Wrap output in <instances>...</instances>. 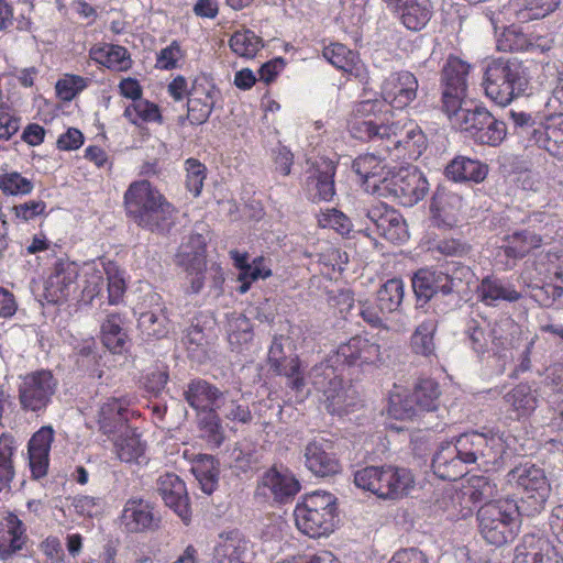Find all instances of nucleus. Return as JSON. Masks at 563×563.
<instances>
[{
	"instance_id": "obj_32",
	"label": "nucleus",
	"mask_w": 563,
	"mask_h": 563,
	"mask_svg": "<svg viewBox=\"0 0 563 563\" xmlns=\"http://www.w3.org/2000/svg\"><path fill=\"white\" fill-rule=\"evenodd\" d=\"M126 317L123 313H108L100 325L102 344L113 354L128 352L130 338L126 331Z\"/></svg>"
},
{
	"instance_id": "obj_37",
	"label": "nucleus",
	"mask_w": 563,
	"mask_h": 563,
	"mask_svg": "<svg viewBox=\"0 0 563 563\" xmlns=\"http://www.w3.org/2000/svg\"><path fill=\"white\" fill-rule=\"evenodd\" d=\"M222 397L223 393L217 386L201 378L190 380L184 391L185 400L198 413L220 409L218 401Z\"/></svg>"
},
{
	"instance_id": "obj_45",
	"label": "nucleus",
	"mask_w": 563,
	"mask_h": 563,
	"mask_svg": "<svg viewBox=\"0 0 563 563\" xmlns=\"http://www.w3.org/2000/svg\"><path fill=\"white\" fill-rule=\"evenodd\" d=\"M262 487L267 488L274 500L278 503L288 501L300 490V484L292 474L282 473L276 467L265 472L262 477Z\"/></svg>"
},
{
	"instance_id": "obj_21",
	"label": "nucleus",
	"mask_w": 563,
	"mask_h": 563,
	"mask_svg": "<svg viewBox=\"0 0 563 563\" xmlns=\"http://www.w3.org/2000/svg\"><path fill=\"white\" fill-rule=\"evenodd\" d=\"M305 189L313 202L331 201L335 195L336 163L330 158L316 159L308 170Z\"/></svg>"
},
{
	"instance_id": "obj_19",
	"label": "nucleus",
	"mask_w": 563,
	"mask_h": 563,
	"mask_svg": "<svg viewBox=\"0 0 563 563\" xmlns=\"http://www.w3.org/2000/svg\"><path fill=\"white\" fill-rule=\"evenodd\" d=\"M366 217L375 225L377 233L387 241L401 244L409 239L404 217L384 202L373 205L367 209Z\"/></svg>"
},
{
	"instance_id": "obj_41",
	"label": "nucleus",
	"mask_w": 563,
	"mask_h": 563,
	"mask_svg": "<svg viewBox=\"0 0 563 563\" xmlns=\"http://www.w3.org/2000/svg\"><path fill=\"white\" fill-rule=\"evenodd\" d=\"M478 438L482 440V443L479 446H476V463L485 468L499 465L507 449H509L505 434L498 431L478 432Z\"/></svg>"
},
{
	"instance_id": "obj_39",
	"label": "nucleus",
	"mask_w": 563,
	"mask_h": 563,
	"mask_svg": "<svg viewBox=\"0 0 563 563\" xmlns=\"http://www.w3.org/2000/svg\"><path fill=\"white\" fill-rule=\"evenodd\" d=\"M488 174V166L478 159L457 155L448 163L444 175L454 183H475L485 180Z\"/></svg>"
},
{
	"instance_id": "obj_28",
	"label": "nucleus",
	"mask_w": 563,
	"mask_h": 563,
	"mask_svg": "<svg viewBox=\"0 0 563 563\" xmlns=\"http://www.w3.org/2000/svg\"><path fill=\"white\" fill-rule=\"evenodd\" d=\"M131 400L123 396L120 398H109L103 402L98 412L99 430L107 435L120 433L122 429L130 427L128 422L135 417L136 412L132 410Z\"/></svg>"
},
{
	"instance_id": "obj_62",
	"label": "nucleus",
	"mask_w": 563,
	"mask_h": 563,
	"mask_svg": "<svg viewBox=\"0 0 563 563\" xmlns=\"http://www.w3.org/2000/svg\"><path fill=\"white\" fill-rule=\"evenodd\" d=\"M272 275V271L265 266V260L263 256H258L253 260L252 264H249L244 271L239 273L238 280L241 285L238 288L240 294H245L252 283L258 279H265Z\"/></svg>"
},
{
	"instance_id": "obj_13",
	"label": "nucleus",
	"mask_w": 563,
	"mask_h": 563,
	"mask_svg": "<svg viewBox=\"0 0 563 563\" xmlns=\"http://www.w3.org/2000/svg\"><path fill=\"white\" fill-rule=\"evenodd\" d=\"M368 335L356 334L346 342L341 343L334 355L338 365L364 367H378L383 362L382 346Z\"/></svg>"
},
{
	"instance_id": "obj_1",
	"label": "nucleus",
	"mask_w": 563,
	"mask_h": 563,
	"mask_svg": "<svg viewBox=\"0 0 563 563\" xmlns=\"http://www.w3.org/2000/svg\"><path fill=\"white\" fill-rule=\"evenodd\" d=\"M387 114L378 99L356 102L347 118V130L353 139L372 142L394 162L418 159L428 147L422 129L410 119L389 122Z\"/></svg>"
},
{
	"instance_id": "obj_34",
	"label": "nucleus",
	"mask_w": 563,
	"mask_h": 563,
	"mask_svg": "<svg viewBox=\"0 0 563 563\" xmlns=\"http://www.w3.org/2000/svg\"><path fill=\"white\" fill-rule=\"evenodd\" d=\"M433 473L443 481L454 482L467 473V463L451 442L442 443L432 459Z\"/></svg>"
},
{
	"instance_id": "obj_50",
	"label": "nucleus",
	"mask_w": 563,
	"mask_h": 563,
	"mask_svg": "<svg viewBox=\"0 0 563 563\" xmlns=\"http://www.w3.org/2000/svg\"><path fill=\"white\" fill-rule=\"evenodd\" d=\"M191 472L205 494L211 495L217 489L219 468L218 461L212 455L198 454L192 462Z\"/></svg>"
},
{
	"instance_id": "obj_58",
	"label": "nucleus",
	"mask_w": 563,
	"mask_h": 563,
	"mask_svg": "<svg viewBox=\"0 0 563 563\" xmlns=\"http://www.w3.org/2000/svg\"><path fill=\"white\" fill-rule=\"evenodd\" d=\"M185 187L197 198L201 195L205 180L207 178V167L199 159L189 157L184 162Z\"/></svg>"
},
{
	"instance_id": "obj_31",
	"label": "nucleus",
	"mask_w": 563,
	"mask_h": 563,
	"mask_svg": "<svg viewBox=\"0 0 563 563\" xmlns=\"http://www.w3.org/2000/svg\"><path fill=\"white\" fill-rule=\"evenodd\" d=\"M378 155L366 153L353 161L354 172L364 183H371L374 189H384L391 172L385 161L390 158L385 153L377 151Z\"/></svg>"
},
{
	"instance_id": "obj_44",
	"label": "nucleus",
	"mask_w": 563,
	"mask_h": 563,
	"mask_svg": "<svg viewBox=\"0 0 563 563\" xmlns=\"http://www.w3.org/2000/svg\"><path fill=\"white\" fill-rule=\"evenodd\" d=\"M27 541L23 522L14 514L5 517V528L0 529V559L7 561L21 551Z\"/></svg>"
},
{
	"instance_id": "obj_35",
	"label": "nucleus",
	"mask_w": 563,
	"mask_h": 563,
	"mask_svg": "<svg viewBox=\"0 0 563 563\" xmlns=\"http://www.w3.org/2000/svg\"><path fill=\"white\" fill-rule=\"evenodd\" d=\"M509 418L516 421L529 419L538 408V396L528 383H519L504 395Z\"/></svg>"
},
{
	"instance_id": "obj_17",
	"label": "nucleus",
	"mask_w": 563,
	"mask_h": 563,
	"mask_svg": "<svg viewBox=\"0 0 563 563\" xmlns=\"http://www.w3.org/2000/svg\"><path fill=\"white\" fill-rule=\"evenodd\" d=\"M220 90L205 75L197 76L191 84L187 100V118L194 125H200L210 118Z\"/></svg>"
},
{
	"instance_id": "obj_27",
	"label": "nucleus",
	"mask_w": 563,
	"mask_h": 563,
	"mask_svg": "<svg viewBox=\"0 0 563 563\" xmlns=\"http://www.w3.org/2000/svg\"><path fill=\"white\" fill-rule=\"evenodd\" d=\"M323 57L336 69L341 70L349 79H356L361 84H367L369 76L360 54L342 43H331L324 46Z\"/></svg>"
},
{
	"instance_id": "obj_61",
	"label": "nucleus",
	"mask_w": 563,
	"mask_h": 563,
	"mask_svg": "<svg viewBox=\"0 0 563 563\" xmlns=\"http://www.w3.org/2000/svg\"><path fill=\"white\" fill-rule=\"evenodd\" d=\"M91 84V79L75 74H65L55 85L57 96L71 101Z\"/></svg>"
},
{
	"instance_id": "obj_47",
	"label": "nucleus",
	"mask_w": 563,
	"mask_h": 563,
	"mask_svg": "<svg viewBox=\"0 0 563 563\" xmlns=\"http://www.w3.org/2000/svg\"><path fill=\"white\" fill-rule=\"evenodd\" d=\"M560 3L561 0H511L509 7L516 21L528 23L548 16Z\"/></svg>"
},
{
	"instance_id": "obj_64",
	"label": "nucleus",
	"mask_w": 563,
	"mask_h": 563,
	"mask_svg": "<svg viewBox=\"0 0 563 563\" xmlns=\"http://www.w3.org/2000/svg\"><path fill=\"white\" fill-rule=\"evenodd\" d=\"M473 503L488 500L496 496L497 487L486 476H473L468 481V486L464 493Z\"/></svg>"
},
{
	"instance_id": "obj_20",
	"label": "nucleus",
	"mask_w": 563,
	"mask_h": 563,
	"mask_svg": "<svg viewBox=\"0 0 563 563\" xmlns=\"http://www.w3.org/2000/svg\"><path fill=\"white\" fill-rule=\"evenodd\" d=\"M512 563H563V556L548 537L527 533L515 548Z\"/></svg>"
},
{
	"instance_id": "obj_4",
	"label": "nucleus",
	"mask_w": 563,
	"mask_h": 563,
	"mask_svg": "<svg viewBox=\"0 0 563 563\" xmlns=\"http://www.w3.org/2000/svg\"><path fill=\"white\" fill-rule=\"evenodd\" d=\"M476 520L482 538L495 547L512 542L520 532L519 506L512 499L485 503L477 510Z\"/></svg>"
},
{
	"instance_id": "obj_24",
	"label": "nucleus",
	"mask_w": 563,
	"mask_h": 563,
	"mask_svg": "<svg viewBox=\"0 0 563 563\" xmlns=\"http://www.w3.org/2000/svg\"><path fill=\"white\" fill-rule=\"evenodd\" d=\"M305 464L311 473L319 477L333 476L342 471L333 442L325 439H314L306 445Z\"/></svg>"
},
{
	"instance_id": "obj_12",
	"label": "nucleus",
	"mask_w": 563,
	"mask_h": 563,
	"mask_svg": "<svg viewBox=\"0 0 563 563\" xmlns=\"http://www.w3.org/2000/svg\"><path fill=\"white\" fill-rule=\"evenodd\" d=\"M58 386L49 369H36L21 377L18 388L20 406L24 411L40 412L52 401Z\"/></svg>"
},
{
	"instance_id": "obj_8",
	"label": "nucleus",
	"mask_w": 563,
	"mask_h": 563,
	"mask_svg": "<svg viewBox=\"0 0 563 563\" xmlns=\"http://www.w3.org/2000/svg\"><path fill=\"white\" fill-rule=\"evenodd\" d=\"M453 128L468 133L475 143L498 146L507 135L504 121L496 119L485 107L463 109L446 114Z\"/></svg>"
},
{
	"instance_id": "obj_18",
	"label": "nucleus",
	"mask_w": 563,
	"mask_h": 563,
	"mask_svg": "<svg viewBox=\"0 0 563 563\" xmlns=\"http://www.w3.org/2000/svg\"><path fill=\"white\" fill-rule=\"evenodd\" d=\"M418 79L408 70L390 73L383 81L380 96L387 107L402 110L407 108L416 98L418 92Z\"/></svg>"
},
{
	"instance_id": "obj_25",
	"label": "nucleus",
	"mask_w": 563,
	"mask_h": 563,
	"mask_svg": "<svg viewBox=\"0 0 563 563\" xmlns=\"http://www.w3.org/2000/svg\"><path fill=\"white\" fill-rule=\"evenodd\" d=\"M388 10L409 31L423 30L433 15L431 0H384Z\"/></svg>"
},
{
	"instance_id": "obj_57",
	"label": "nucleus",
	"mask_w": 563,
	"mask_h": 563,
	"mask_svg": "<svg viewBox=\"0 0 563 563\" xmlns=\"http://www.w3.org/2000/svg\"><path fill=\"white\" fill-rule=\"evenodd\" d=\"M137 323L142 334L147 339H162L168 333V318L163 311L142 312Z\"/></svg>"
},
{
	"instance_id": "obj_10",
	"label": "nucleus",
	"mask_w": 563,
	"mask_h": 563,
	"mask_svg": "<svg viewBox=\"0 0 563 563\" xmlns=\"http://www.w3.org/2000/svg\"><path fill=\"white\" fill-rule=\"evenodd\" d=\"M471 64L457 56L450 55L441 70L442 110L445 114L462 107L467 95Z\"/></svg>"
},
{
	"instance_id": "obj_48",
	"label": "nucleus",
	"mask_w": 563,
	"mask_h": 563,
	"mask_svg": "<svg viewBox=\"0 0 563 563\" xmlns=\"http://www.w3.org/2000/svg\"><path fill=\"white\" fill-rule=\"evenodd\" d=\"M247 542L238 531L221 534L214 548L216 563H245Z\"/></svg>"
},
{
	"instance_id": "obj_63",
	"label": "nucleus",
	"mask_w": 563,
	"mask_h": 563,
	"mask_svg": "<svg viewBox=\"0 0 563 563\" xmlns=\"http://www.w3.org/2000/svg\"><path fill=\"white\" fill-rule=\"evenodd\" d=\"M104 272L108 279V301L110 305H119L123 301L126 291V284L123 274L112 262L107 264Z\"/></svg>"
},
{
	"instance_id": "obj_36",
	"label": "nucleus",
	"mask_w": 563,
	"mask_h": 563,
	"mask_svg": "<svg viewBox=\"0 0 563 563\" xmlns=\"http://www.w3.org/2000/svg\"><path fill=\"white\" fill-rule=\"evenodd\" d=\"M462 208V197L444 189H438L434 192L430 205L437 224L446 228H453L457 224Z\"/></svg>"
},
{
	"instance_id": "obj_15",
	"label": "nucleus",
	"mask_w": 563,
	"mask_h": 563,
	"mask_svg": "<svg viewBox=\"0 0 563 563\" xmlns=\"http://www.w3.org/2000/svg\"><path fill=\"white\" fill-rule=\"evenodd\" d=\"M79 265L67 256L58 257L44 282V297L49 303L66 301L77 288Z\"/></svg>"
},
{
	"instance_id": "obj_38",
	"label": "nucleus",
	"mask_w": 563,
	"mask_h": 563,
	"mask_svg": "<svg viewBox=\"0 0 563 563\" xmlns=\"http://www.w3.org/2000/svg\"><path fill=\"white\" fill-rule=\"evenodd\" d=\"M89 57L96 64L117 73L128 71L133 65L128 48L118 44H96L89 49Z\"/></svg>"
},
{
	"instance_id": "obj_6",
	"label": "nucleus",
	"mask_w": 563,
	"mask_h": 563,
	"mask_svg": "<svg viewBox=\"0 0 563 563\" xmlns=\"http://www.w3.org/2000/svg\"><path fill=\"white\" fill-rule=\"evenodd\" d=\"M527 84L521 65L508 58L492 59L484 71L485 95L503 107L508 106L515 98L523 93Z\"/></svg>"
},
{
	"instance_id": "obj_16",
	"label": "nucleus",
	"mask_w": 563,
	"mask_h": 563,
	"mask_svg": "<svg viewBox=\"0 0 563 563\" xmlns=\"http://www.w3.org/2000/svg\"><path fill=\"white\" fill-rule=\"evenodd\" d=\"M178 264L184 267L189 278L190 286L186 289V294H199L206 279L207 271V244L201 234H192L188 244L177 255Z\"/></svg>"
},
{
	"instance_id": "obj_42",
	"label": "nucleus",
	"mask_w": 563,
	"mask_h": 563,
	"mask_svg": "<svg viewBox=\"0 0 563 563\" xmlns=\"http://www.w3.org/2000/svg\"><path fill=\"white\" fill-rule=\"evenodd\" d=\"M532 141L552 156H563V113L548 118L543 128L534 129Z\"/></svg>"
},
{
	"instance_id": "obj_52",
	"label": "nucleus",
	"mask_w": 563,
	"mask_h": 563,
	"mask_svg": "<svg viewBox=\"0 0 563 563\" xmlns=\"http://www.w3.org/2000/svg\"><path fill=\"white\" fill-rule=\"evenodd\" d=\"M438 329V322L435 319H426L422 321L413 331L410 338L411 351L424 357L434 355L435 342L434 334Z\"/></svg>"
},
{
	"instance_id": "obj_11",
	"label": "nucleus",
	"mask_w": 563,
	"mask_h": 563,
	"mask_svg": "<svg viewBox=\"0 0 563 563\" xmlns=\"http://www.w3.org/2000/svg\"><path fill=\"white\" fill-rule=\"evenodd\" d=\"M312 385L324 397V405L331 415L342 416L355 405L354 398L349 395L351 388L344 386L343 379L335 374L333 366L328 364L316 365L311 371Z\"/></svg>"
},
{
	"instance_id": "obj_51",
	"label": "nucleus",
	"mask_w": 563,
	"mask_h": 563,
	"mask_svg": "<svg viewBox=\"0 0 563 563\" xmlns=\"http://www.w3.org/2000/svg\"><path fill=\"white\" fill-rule=\"evenodd\" d=\"M228 341L232 351L242 352L253 340V325L242 313L233 312L228 317Z\"/></svg>"
},
{
	"instance_id": "obj_55",
	"label": "nucleus",
	"mask_w": 563,
	"mask_h": 563,
	"mask_svg": "<svg viewBox=\"0 0 563 563\" xmlns=\"http://www.w3.org/2000/svg\"><path fill=\"white\" fill-rule=\"evenodd\" d=\"M229 46L238 56L251 59L263 48L264 43L252 30L243 29L231 35Z\"/></svg>"
},
{
	"instance_id": "obj_56",
	"label": "nucleus",
	"mask_w": 563,
	"mask_h": 563,
	"mask_svg": "<svg viewBox=\"0 0 563 563\" xmlns=\"http://www.w3.org/2000/svg\"><path fill=\"white\" fill-rule=\"evenodd\" d=\"M404 283L400 278L388 279L377 291V307L383 313H390L400 307L404 299Z\"/></svg>"
},
{
	"instance_id": "obj_14",
	"label": "nucleus",
	"mask_w": 563,
	"mask_h": 563,
	"mask_svg": "<svg viewBox=\"0 0 563 563\" xmlns=\"http://www.w3.org/2000/svg\"><path fill=\"white\" fill-rule=\"evenodd\" d=\"M429 184L424 175L417 167H401L391 173L384 190H387L397 201L411 207L422 200L427 195Z\"/></svg>"
},
{
	"instance_id": "obj_53",
	"label": "nucleus",
	"mask_w": 563,
	"mask_h": 563,
	"mask_svg": "<svg viewBox=\"0 0 563 563\" xmlns=\"http://www.w3.org/2000/svg\"><path fill=\"white\" fill-rule=\"evenodd\" d=\"M198 428L200 437L210 448L218 449L224 442V430L217 410L198 413Z\"/></svg>"
},
{
	"instance_id": "obj_26",
	"label": "nucleus",
	"mask_w": 563,
	"mask_h": 563,
	"mask_svg": "<svg viewBox=\"0 0 563 563\" xmlns=\"http://www.w3.org/2000/svg\"><path fill=\"white\" fill-rule=\"evenodd\" d=\"M157 490L165 505L173 509L185 525H189L192 511L185 482L174 473H166L159 476Z\"/></svg>"
},
{
	"instance_id": "obj_23",
	"label": "nucleus",
	"mask_w": 563,
	"mask_h": 563,
	"mask_svg": "<svg viewBox=\"0 0 563 563\" xmlns=\"http://www.w3.org/2000/svg\"><path fill=\"white\" fill-rule=\"evenodd\" d=\"M162 518L154 506L142 498H130L124 504L121 523L129 533H144L159 528Z\"/></svg>"
},
{
	"instance_id": "obj_40",
	"label": "nucleus",
	"mask_w": 563,
	"mask_h": 563,
	"mask_svg": "<svg viewBox=\"0 0 563 563\" xmlns=\"http://www.w3.org/2000/svg\"><path fill=\"white\" fill-rule=\"evenodd\" d=\"M504 253L509 258L521 260L533 250L541 247L543 236L540 230L529 225L514 231L505 238Z\"/></svg>"
},
{
	"instance_id": "obj_60",
	"label": "nucleus",
	"mask_w": 563,
	"mask_h": 563,
	"mask_svg": "<svg viewBox=\"0 0 563 563\" xmlns=\"http://www.w3.org/2000/svg\"><path fill=\"white\" fill-rule=\"evenodd\" d=\"M34 190L31 179L16 170L0 174V191L4 196H27Z\"/></svg>"
},
{
	"instance_id": "obj_7",
	"label": "nucleus",
	"mask_w": 563,
	"mask_h": 563,
	"mask_svg": "<svg viewBox=\"0 0 563 563\" xmlns=\"http://www.w3.org/2000/svg\"><path fill=\"white\" fill-rule=\"evenodd\" d=\"M507 482L520 497L527 516H534L544 509L551 484L543 468L531 463L519 464L508 472Z\"/></svg>"
},
{
	"instance_id": "obj_9",
	"label": "nucleus",
	"mask_w": 563,
	"mask_h": 563,
	"mask_svg": "<svg viewBox=\"0 0 563 563\" xmlns=\"http://www.w3.org/2000/svg\"><path fill=\"white\" fill-rule=\"evenodd\" d=\"M440 395L438 382L432 378H419L410 395H390L388 413L398 420H412L420 411L437 410Z\"/></svg>"
},
{
	"instance_id": "obj_22",
	"label": "nucleus",
	"mask_w": 563,
	"mask_h": 563,
	"mask_svg": "<svg viewBox=\"0 0 563 563\" xmlns=\"http://www.w3.org/2000/svg\"><path fill=\"white\" fill-rule=\"evenodd\" d=\"M542 267V285L533 288V297L541 306L550 307L563 296V254L549 253Z\"/></svg>"
},
{
	"instance_id": "obj_49",
	"label": "nucleus",
	"mask_w": 563,
	"mask_h": 563,
	"mask_svg": "<svg viewBox=\"0 0 563 563\" xmlns=\"http://www.w3.org/2000/svg\"><path fill=\"white\" fill-rule=\"evenodd\" d=\"M18 445L14 437L9 432L0 434V493L11 490L15 477L14 456Z\"/></svg>"
},
{
	"instance_id": "obj_46",
	"label": "nucleus",
	"mask_w": 563,
	"mask_h": 563,
	"mask_svg": "<svg viewBox=\"0 0 563 563\" xmlns=\"http://www.w3.org/2000/svg\"><path fill=\"white\" fill-rule=\"evenodd\" d=\"M114 453L123 463L140 464V460L144 457L146 443L141 440V435L136 429L126 427L125 430L113 441Z\"/></svg>"
},
{
	"instance_id": "obj_43",
	"label": "nucleus",
	"mask_w": 563,
	"mask_h": 563,
	"mask_svg": "<svg viewBox=\"0 0 563 563\" xmlns=\"http://www.w3.org/2000/svg\"><path fill=\"white\" fill-rule=\"evenodd\" d=\"M476 292L479 301L486 306H496L498 301L515 302L521 298L512 284L493 275L482 279Z\"/></svg>"
},
{
	"instance_id": "obj_33",
	"label": "nucleus",
	"mask_w": 563,
	"mask_h": 563,
	"mask_svg": "<svg viewBox=\"0 0 563 563\" xmlns=\"http://www.w3.org/2000/svg\"><path fill=\"white\" fill-rule=\"evenodd\" d=\"M497 48L501 52H545L550 49L544 36L523 33L519 27H506L497 40Z\"/></svg>"
},
{
	"instance_id": "obj_3",
	"label": "nucleus",
	"mask_w": 563,
	"mask_h": 563,
	"mask_svg": "<svg viewBox=\"0 0 563 563\" xmlns=\"http://www.w3.org/2000/svg\"><path fill=\"white\" fill-rule=\"evenodd\" d=\"M336 497L328 492H313L300 498L294 509L297 529L309 538L330 536L338 523Z\"/></svg>"
},
{
	"instance_id": "obj_54",
	"label": "nucleus",
	"mask_w": 563,
	"mask_h": 563,
	"mask_svg": "<svg viewBox=\"0 0 563 563\" xmlns=\"http://www.w3.org/2000/svg\"><path fill=\"white\" fill-rule=\"evenodd\" d=\"M123 115L134 125L148 122L162 123L163 121L159 107L143 97L126 106Z\"/></svg>"
},
{
	"instance_id": "obj_30",
	"label": "nucleus",
	"mask_w": 563,
	"mask_h": 563,
	"mask_svg": "<svg viewBox=\"0 0 563 563\" xmlns=\"http://www.w3.org/2000/svg\"><path fill=\"white\" fill-rule=\"evenodd\" d=\"M455 287V279L439 269L420 268L412 277V289L416 296L426 301L438 292L451 294Z\"/></svg>"
},
{
	"instance_id": "obj_29",
	"label": "nucleus",
	"mask_w": 563,
	"mask_h": 563,
	"mask_svg": "<svg viewBox=\"0 0 563 563\" xmlns=\"http://www.w3.org/2000/svg\"><path fill=\"white\" fill-rule=\"evenodd\" d=\"M54 441L51 426L41 427L27 443V455L31 474L38 479L46 476L49 465V451Z\"/></svg>"
},
{
	"instance_id": "obj_2",
	"label": "nucleus",
	"mask_w": 563,
	"mask_h": 563,
	"mask_svg": "<svg viewBox=\"0 0 563 563\" xmlns=\"http://www.w3.org/2000/svg\"><path fill=\"white\" fill-rule=\"evenodd\" d=\"M125 214L137 227L151 232H168L174 224L175 206L146 179L131 183L123 196Z\"/></svg>"
},
{
	"instance_id": "obj_5",
	"label": "nucleus",
	"mask_w": 563,
	"mask_h": 563,
	"mask_svg": "<svg viewBox=\"0 0 563 563\" xmlns=\"http://www.w3.org/2000/svg\"><path fill=\"white\" fill-rule=\"evenodd\" d=\"M354 484L383 500H399L415 487L410 470L394 465L366 466L355 472Z\"/></svg>"
},
{
	"instance_id": "obj_59",
	"label": "nucleus",
	"mask_w": 563,
	"mask_h": 563,
	"mask_svg": "<svg viewBox=\"0 0 563 563\" xmlns=\"http://www.w3.org/2000/svg\"><path fill=\"white\" fill-rule=\"evenodd\" d=\"M272 371L287 378V386L295 390L301 391L305 387V376L301 368V362L297 355L289 356L284 360L277 366L273 367Z\"/></svg>"
}]
</instances>
